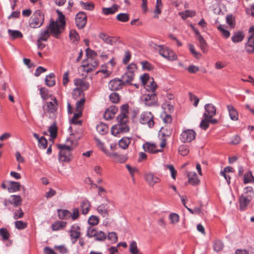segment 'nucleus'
I'll return each mask as SVG.
<instances>
[{"instance_id":"nucleus-1","label":"nucleus","mask_w":254,"mask_h":254,"mask_svg":"<svg viewBox=\"0 0 254 254\" xmlns=\"http://www.w3.org/2000/svg\"><path fill=\"white\" fill-rule=\"evenodd\" d=\"M129 106L125 104L121 106V113L118 116L117 120L118 125H114L111 128V133L115 136H119L120 133H126L129 131V127L127 125L128 122L127 114L128 113Z\"/></svg>"},{"instance_id":"nucleus-2","label":"nucleus","mask_w":254,"mask_h":254,"mask_svg":"<svg viewBox=\"0 0 254 254\" xmlns=\"http://www.w3.org/2000/svg\"><path fill=\"white\" fill-rule=\"evenodd\" d=\"M70 142V145L63 144H57V146L60 150L59 152V159L63 162H70L72 158L71 151L73 150V147L71 146L73 141L68 138L66 139V142Z\"/></svg>"},{"instance_id":"nucleus-3","label":"nucleus","mask_w":254,"mask_h":254,"mask_svg":"<svg viewBox=\"0 0 254 254\" xmlns=\"http://www.w3.org/2000/svg\"><path fill=\"white\" fill-rule=\"evenodd\" d=\"M254 196V191L251 187H247L244 189V192L239 197L240 209L244 211L247 209L249 203Z\"/></svg>"},{"instance_id":"nucleus-4","label":"nucleus","mask_w":254,"mask_h":254,"mask_svg":"<svg viewBox=\"0 0 254 254\" xmlns=\"http://www.w3.org/2000/svg\"><path fill=\"white\" fill-rule=\"evenodd\" d=\"M153 48L155 50H158L159 54L164 58L170 61H175L177 60V56L174 52L167 48H164L163 46L158 45L156 44L153 43Z\"/></svg>"},{"instance_id":"nucleus-5","label":"nucleus","mask_w":254,"mask_h":254,"mask_svg":"<svg viewBox=\"0 0 254 254\" xmlns=\"http://www.w3.org/2000/svg\"><path fill=\"white\" fill-rule=\"evenodd\" d=\"M44 20V13L41 10H37L34 12L33 17L30 21V26L33 28H39L43 24Z\"/></svg>"},{"instance_id":"nucleus-6","label":"nucleus","mask_w":254,"mask_h":254,"mask_svg":"<svg viewBox=\"0 0 254 254\" xmlns=\"http://www.w3.org/2000/svg\"><path fill=\"white\" fill-rule=\"evenodd\" d=\"M53 101L46 102L43 105L44 114H48L50 115H52L55 116L58 110V101L54 97L52 99Z\"/></svg>"},{"instance_id":"nucleus-7","label":"nucleus","mask_w":254,"mask_h":254,"mask_svg":"<svg viewBox=\"0 0 254 254\" xmlns=\"http://www.w3.org/2000/svg\"><path fill=\"white\" fill-rule=\"evenodd\" d=\"M65 27H62L61 23H58V20L53 21L49 25L50 32L53 36L59 39L61 33L64 31Z\"/></svg>"},{"instance_id":"nucleus-8","label":"nucleus","mask_w":254,"mask_h":254,"mask_svg":"<svg viewBox=\"0 0 254 254\" xmlns=\"http://www.w3.org/2000/svg\"><path fill=\"white\" fill-rule=\"evenodd\" d=\"M196 136V133L193 129H188L182 132L181 134L180 139L184 142H190Z\"/></svg>"},{"instance_id":"nucleus-9","label":"nucleus","mask_w":254,"mask_h":254,"mask_svg":"<svg viewBox=\"0 0 254 254\" xmlns=\"http://www.w3.org/2000/svg\"><path fill=\"white\" fill-rule=\"evenodd\" d=\"M76 26L79 29H83L87 23V16L83 11H80L76 14L75 18Z\"/></svg>"},{"instance_id":"nucleus-10","label":"nucleus","mask_w":254,"mask_h":254,"mask_svg":"<svg viewBox=\"0 0 254 254\" xmlns=\"http://www.w3.org/2000/svg\"><path fill=\"white\" fill-rule=\"evenodd\" d=\"M153 115L151 112H144L140 116V122L142 124H147L149 127L154 126Z\"/></svg>"},{"instance_id":"nucleus-11","label":"nucleus","mask_w":254,"mask_h":254,"mask_svg":"<svg viewBox=\"0 0 254 254\" xmlns=\"http://www.w3.org/2000/svg\"><path fill=\"white\" fill-rule=\"evenodd\" d=\"M143 100L144 101L145 104L147 106L158 105V99L155 93H152L151 94H144L143 96Z\"/></svg>"},{"instance_id":"nucleus-12","label":"nucleus","mask_w":254,"mask_h":254,"mask_svg":"<svg viewBox=\"0 0 254 254\" xmlns=\"http://www.w3.org/2000/svg\"><path fill=\"white\" fill-rule=\"evenodd\" d=\"M123 86H125L124 82L123 80L119 78L111 80L109 83V88L112 91L120 90Z\"/></svg>"},{"instance_id":"nucleus-13","label":"nucleus","mask_w":254,"mask_h":254,"mask_svg":"<svg viewBox=\"0 0 254 254\" xmlns=\"http://www.w3.org/2000/svg\"><path fill=\"white\" fill-rule=\"evenodd\" d=\"M245 49L249 54L254 53V38L253 36H249L247 42L245 45Z\"/></svg>"},{"instance_id":"nucleus-14","label":"nucleus","mask_w":254,"mask_h":254,"mask_svg":"<svg viewBox=\"0 0 254 254\" xmlns=\"http://www.w3.org/2000/svg\"><path fill=\"white\" fill-rule=\"evenodd\" d=\"M80 228L77 224H74L71 226V229L69 231L70 238L78 239L79 238L81 233L80 232Z\"/></svg>"},{"instance_id":"nucleus-15","label":"nucleus","mask_w":254,"mask_h":254,"mask_svg":"<svg viewBox=\"0 0 254 254\" xmlns=\"http://www.w3.org/2000/svg\"><path fill=\"white\" fill-rule=\"evenodd\" d=\"M134 77V73L131 72H126L122 76L121 80H123L125 83V86L127 84L133 85L131 82L133 80Z\"/></svg>"},{"instance_id":"nucleus-16","label":"nucleus","mask_w":254,"mask_h":254,"mask_svg":"<svg viewBox=\"0 0 254 254\" xmlns=\"http://www.w3.org/2000/svg\"><path fill=\"white\" fill-rule=\"evenodd\" d=\"M143 148L145 151L151 153H155L160 151H162L161 150L156 149L157 146L155 144L150 143L149 142H146L143 144Z\"/></svg>"},{"instance_id":"nucleus-17","label":"nucleus","mask_w":254,"mask_h":254,"mask_svg":"<svg viewBox=\"0 0 254 254\" xmlns=\"http://www.w3.org/2000/svg\"><path fill=\"white\" fill-rule=\"evenodd\" d=\"M145 180L151 186H154L155 184L159 182L160 179L154 176L152 173H147L145 176Z\"/></svg>"},{"instance_id":"nucleus-18","label":"nucleus","mask_w":254,"mask_h":254,"mask_svg":"<svg viewBox=\"0 0 254 254\" xmlns=\"http://www.w3.org/2000/svg\"><path fill=\"white\" fill-rule=\"evenodd\" d=\"M189 178V183L193 185L196 186L199 184L200 181L198 179L197 175L196 173H189L187 175Z\"/></svg>"},{"instance_id":"nucleus-19","label":"nucleus","mask_w":254,"mask_h":254,"mask_svg":"<svg viewBox=\"0 0 254 254\" xmlns=\"http://www.w3.org/2000/svg\"><path fill=\"white\" fill-rule=\"evenodd\" d=\"M205 112L203 114H206V116H210L213 117L216 114V107L212 104H207L204 106Z\"/></svg>"},{"instance_id":"nucleus-20","label":"nucleus","mask_w":254,"mask_h":254,"mask_svg":"<svg viewBox=\"0 0 254 254\" xmlns=\"http://www.w3.org/2000/svg\"><path fill=\"white\" fill-rule=\"evenodd\" d=\"M227 108L231 119L233 121H237L238 120V113L234 106L232 105H228Z\"/></svg>"},{"instance_id":"nucleus-21","label":"nucleus","mask_w":254,"mask_h":254,"mask_svg":"<svg viewBox=\"0 0 254 254\" xmlns=\"http://www.w3.org/2000/svg\"><path fill=\"white\" fill-rule=\"evenodd\" d=\"M12 198L8 200L9 203L11 204L14 207H17L21 205L22 199L19 195H12Z\"/></svg>"},{"instance_id":"nucleus-22","label":"nucleus","mask_w":254,"mask_h":254,"mask_svg":"<svg viewBox=\"0 0 254 254\" xmlns=\"http://www.w3.org/2000/svg\"><path fill=\"white\" fill-rule=\"evenodd\" d=\"M132 139L131 137H123L119 141V146L123 149L128 148L129 144L130 143Z\"/></svg>"},{"instance_id":"nucleus-23","label":"nucleus","mask_w":254,"mask_h":254,"mask_svg":"<svg viewBox=\"0 0 254 254\" xmlns=\"http://www.w3.org/2000/svg\"><path fill=\"white\" fill-rule=\"evenodd\" d=\"M99 37L107 44L114 45L116 44V41L114 40V38L107 36L105 33H100Z\"/></svg>"},{"instance_id":"nucleus-24","label":"nucleus","mask_w":254,"mask_h":254,"mask_svg":"<svg viewBox=\"0 0 254 254\" xmlns=\"http://www.w3.org/2000/svg\"><path fill=\"white\" fill-rule=\"evenodd\" d=\"M119 6L116 4H114L110 7H103L102 13L105 15H110L114 14L118 11Z\"/></svg>"},{"instance_id":"nucleus-25","label":"nucleus","mask_w":254,"mask_h":254,"mask_svg":"<svg viewBox=\"0 0 254 254\" xmlns=\"http://www.w3.org/2000/svg\"><path fill=\"white\" fill-rule=\"evenodd\" d=\"M96 130L101 135H104L108 132L109 127L106 124L100 122L96 126Z\"/></svg>"},{"instance_id":"nucleus-26","label":"nucleus","mask_w":254,"mask_h":254,"mask_svg":"<svg viewBox=\"0 0 254 254\" xmlns=\"http://www.w3.org/2000/svg\"><path fill=\"white\" fill-rule=\"evenodd\" d=\"M244 37L245 35L243 32L239 31L234 33L231 37V39L233 43H236L242 42L244 40Z\"/></svg>"},{"instance_id":"nucleus-27","label":"nucleus","mask_w":254,"mask_h":254,"mask_svg":"<svg viewBox=\"0 0 254 254\" xmlns=\"http://www.w3.org/2000/svg\"><path fill=\"white\" fill-rule=\"evenodd\" d=\"M97 210L103 217L109 216V206L107 204H102L99 205L97 207Z\"/></svg>"},{"instance_id":"nucleus-28","label":"nucleus","mask_w":254,"mask_h":254,"mask_svg":"<svg viewBox=\"0 0 254 254\" xmlns=\"http://www.w3.org/2000/svg\"><path fill=\"white\" fill-rule=\"evenodd\" d=\"M82 213L84 215L87 214L90 208L91 204L90 202L87 200H83L80 204Z\"/></svg>"},{"instance_id":"nucleus-29","label":"nucleus","mask_w":254,"mask_h":254,"mask_svg":"<svg viewBox=\"0 0 254 254\" xmlns=\"http://www.w3.org/2000/svg\"><path fill=\"white\" fill-rule=\"evenodd\" d=\"M21 185L19 182L11 181L9 182V187L7 190L9 192H14L18 191Z\"/></svg>"},{"instance_id":"nucleus-30","label":"nucleus","mask_w":254,"mask_h":254,"mask_svg":"<svg viewBox=\"0 0 254 254\" xmlns=\"http://www.w3.org/2000/svg\"><path fill=\"white\" fill-rule=\"evenodd\" d=\"M58 217L60 219H67L71 216V213L68 210L58 209Z\"/></svg>"},{"instance_id":"nucleus-31","label":"nucleus","mask_w":254,"mask_h":254,"mask_svg":"<svg viewBox=\"0 0 254 254\" xmlns=\"http://www.w3.org/2000/svg\"><path fill=\"white\" fill-rule=\"evenodd\" d=\"M48 131L50 133V136L52 138H56L57 136V132H58V127L57 126V123L56 122H54L53 124L49 127L48 128Z\"/></svg>"},{"instance_id":"nucleus-32","label":"nucleus","mask_w":254,"mask_h":254,"mask_svg":"<svg viewBox=\"0 0 254 254\" xmlns=\"http://www.w3.org/2000/svg\"><path fill=\"white\" fill-rule=\"evenodd\" d=\"M45 83L49 86L52 87L55 84V74L54 73H50L45 78Z\"/></svg>"},{"instance_id":"nucleus-33","label":"nucleus","mask_w":254,"mask_h":254,"mask_svg":"<svg viewBox=\"0 0 254 254\" xmlns=\"http://www.w3.org/2000/svg\"><path fill=\"white\" fill-rule=\"evenodd\" d=\"M79 84L81 88V90L76 88L74 89V90L77 91L78 95H80L83 93V90H86L89 88V84L86 81L80 79Z\"/></svg>"},{"instance_id":"nucleus-34","label":"nucleus","mask_w":254,"mask_h":254,"mask_svg":"<svg viewBox=\"0 0 254 254\" xmlns=\"http://www.w3.org/2000/svg\"><path fill=\"white\" fill-rule=\"evenodd\" d=\"M77 113H74L73 117L71 120V123L73 125H81V121H77V119L81 117L82 111L80 110L79 111H76Z\"/></svg>"},{"instance_id":"nucleus-35","label":"nucleus","mask_w":254,"mask_h":254,"mask_svg":"<svg viewBox=\"0 0 254 254\" xmlns=\"http://www.w3.org/2000/svg\"><path fill=\"white\" fill-rule=\"evenodd\" d=\"M66 222L62 221H58L52 224V229L53 231H58L61 229H63L66 225Z\"/></svg>"},{"instance_id":"nucleus-36","label":"nucleus","mask_w":254,"mask_h":254,"mask_svg":"<svg viewBox=\"0 0 254 254\" xmlns=\"http://www.w3.org/2000/svg\"><path fill=\"white\" fill-rule=\"evenodd\" d=\"M224 247L223 242L219 240H215L213 242V250L216 252L221 251Z\"/></svg>"},{"instance_id":"nucleus-37","label":"nucleus","mask_w":254,"mask_h":254,"mask_svg":"<svg viewBox=\"0 0 254 254\" xmlns=\"http://www.w3.org/2000/svg\"><path fill=\"white\" fill-rule=\"evenodd\" d=\"M197 40L199 42L200 48L202 51L204 53L207 52V44L203 37L202 36H199V37L197 38Z\"/></svg>"},{"instance_id":"nucleus-38","label":"nucleus","mask_w":254,"mask_h":254,"mask_svg":"<svg viewBox=\"0 0 254 254\" xmlns=\"http://www.w3.org/2000/svg\"><path fill=\"white\" fill-rule=\"evenodd\" d=\"M8 33L9 36L13 39L17 38H20L23 37V35L21 32L18 30H12L9 29Z\"/></svg>"},{"instance_id":"nucleus-39","label":"nucleus","mask_w":254,"mask_h":254,"mask_svg":"<svg viewBox=\"0 0 254 254\" xmlns=\"http://www.w3.org/2000/svg\"><path fill=\"white\" fill-rule=\"evenodd\" d=\"M116 19L119 21L126 22L129 20V15L126 13H120L117 15Z\"/></svg>"},{"instance_id":"nucleus-40","label":"nucleus","mask_w":254,"mask_h":254,"mask_svg":"<svg viewBox=\"0 0 254 254\" xmlns=\"http://www.w3.org/2000/svg\"><path fill=\"white\" fill-rule=\"evenodd\" d=\"M204 119H202L200 122L199 127L203 130H206L209 127L208 119L209 118L206 114H203Z\"/></svg>"},{"instance_id":"nucleus-41","label":"nucleus","mask_w":254,"mask_h":254,"mask_svg":"<svg viewBox=\"0 0 254 254\" xmlns=\"http://www.w3.org/2000/svg\"><path fill=\"white\" fill-rule=\"evenodd\" d=\"M178 151L181 155L185 156L189 153L190 150L187 145L182 144L179 146Z\"/></svg>"},{"instance_id":"nucleus-42","label":"nucleus","mask_w":254,"mask_h":254,"mask_svg":"<svg viewBox=\"0 0 254 254\" xmlns=\"http://www.w3.org/2000/svg\"><path fill=\"white\" fill-rule=\"evenodd\" d=\"M140 64L142 65V70L151 71L154 69V66L146 61L141 62Z\"/></svg>"},{"instance_id":"nucleus-43","label":"nucleus","mask_w":254,"mask_h":254,"mask_svg":"<svg viewBox=\"0 0 254 254\" xmlns=\"http://www.w3.org/2000/svg\"><path fill=\"white\" fill-rule=\"evenodd\" d=\"M129 251L131 254H138L139 250L135 241H132L130 243Z\"/></svg>"},{"instance_id":"nucleus-44","label":"nucleus","mask_w":254,"mask_h":254,"mask_svg":"<svg viewBox=\"0 0 254 254\" xmlns=\"http://www.w3.org/2000/svg\"><path fill=\"white\" fill-rule=\"evenodd\" d=\"M56 12L58 15V22L61 23V26H62V27H65L66 23L65 20V16L63 14L62 12L59 9H57Z\"/></svg>"},{"instance_id":"nucleus-45","label":"nucleus","mask_w":254,"mask_h":254,"mask_svg":"<svg viewBox=\"0 0 254 254\" xmlns=\"http://www.w3.org/2000/svg\"><path fill=\"white\" fill-rule=\"evenodd\" d=\"M56 12L58 15V22L61 23V26H62V27H65L66 23L65 20V16L63 14L62 12L59 9H57Z\"/></svg>"},{"instance_id":"nucleus-46","label":"nucleus","mask_w":254,"mask_h":254,"mask_svg":"<svg viewBox=\"0 0 254 254\" xmlns=\"http://www.w3.org/2000/svg\"><path fill=\"white\" fill-rule=\"evenodd\" d=\"M56 12L58 15V22L61 23V26H62V27H65L66 23L65 20V16L63 14L62 12L59 9H57Z\"/></svg>"},{"instance_id":"nucleus-47","label":"nucleus","mask_w":254,"mask_h":254,"mask_svg":"<svg viewBox=\"0 0 254 254\" xmlns=\"http://www.w3.org/2000/svg\"><path fill=\"white\" fill-rule=\"evenodd\" d=\"M109 156L116 158L117 161L119 163H123L126 161V158L124 155L118 154V153H111Z\"/></svg>"},{"instance_id":"nucleus-48","label":"nucleus","mask_w":254,"mask_h":254,"mask_svg":"<svg viewBox=\"0 0 254 254\" xmlns=\"http://www.w3.org/2000/svg\"><path fill=\"white\" fill-rule=\"evenodd\" d=\"M151 81H150L149 84H146V90L148 91H151L154 93L156 88L157 87V84L154 82L153 78H151Z\"/></svg>"},{"instance_id":"nucleus-49","label":"nucleus","mask_w":254,"mask_h":254,"mask_svg":"<svg viewBox=\"0 0 254 254\" xmlns=\"http://www.w3.org/2000/svg\"><path fill=\"white\" fill-rule=\"evenodd\" d=\"M39 90L40 94L43 100L46 101L49 98L50 96L49 95L48 89L45 87H41ZM50 96H51L50 95Z\"/></svg>"},{"instance_id":"nucleus-50","label":"nucleus","mask_w":254,"mask_h":254,"mask_svg":"<svg viewBox=\"0 0 254 254\" xmlns=\"http://www.w3.org/2000/svg\"><path fill=\"white\" fill-rule=\"evenodd\" d=\"M109 99L112 103L117 104L120 102V96L116 92H113L110 95Z\"/></svg>"},{"instance_id":"nucleus-51","label":"nucleus","mask_w":254,"mask_h":254,"mask_svg":"<svg viewBox=\"0 0 254 254\" xmlns=\"http://www.w3.org/2000/svg\"><path fill=\"white\" fill-rule=\"evenodd\" d=\"M226 22L231 28H234L236 25L235 17L232 14L228 15L226 17Z\"/></svg>"},{"instance_id":"nucleus-52","label":"nucleus","mask_w":254,"mask_h":254,"mask_svg":"<svg viewBox=\"0 0 254 254\" xmlns=\"http://www.w3.org/2000/svg\"><path fill=\"white\" fill-rule=\"evenodd\" d=\"M69 37L73 42H78L80 40V36L75 30H71L69 32Z\"/></svg>"},{"instance_id":"nucleus-53","label":"nucleus","mask_w":254,"mask_h":254,"mask_svg":"<svg viewBox=\"0 0 254 254\" xmlns=\"http://www.w3.org/2000/svg\"><path fill=\"white\" fill-rule=\"evenodd\" d=\"M15 227L18 230H22L25 229L27 226V223L20 220L15 221Z\"/></svg>"},{"instance_id":"nucleus-54","label":"nucleus","mask_w":254,"mask_h":254,"mask_svg":"<svg viewBox=\"0 0 254 254\" xmlns=\"http://www.w3.org/2000/svg\"><path fill=\"white\" fill-rule=\"evenodd\" d=\"M0 235L2 238L3 241H6L9 239L10 234L6 228H2L0 229Z\"/></svg>"},{"instance_id":"nucleus-55","label":"nucleus","mask_w":254,"mask_h":254,"mask_svg":"<svg viewBox=\"0 0 254 254\" xmlns=\"http://www.w3.org/2000/svg\"><path fill=\"white\" fill-rule=\"evenodd\" d=\"M95 240L97 241H104L106 238V235L102 231H98L96 234Z\"/></svg>"},{"instance_id":"nucleus-56","label":"nucleus","mask_w":254,"mask_h":254,"mask_svg":"<svg viewBox=\"0 0 254 254\" xmlns=\"http://www.w3.org/2000/svg\"><path fill=\"white\" fill-rule=\"evenodd\" d=\"M99 218L95 215H91L88 219V223L90 225L95 226L99 223Z\"/></svg>"},{"instance_id":"nucleus-57","label":"nucleus","mask_w":254,"mask_h":254,"mask_svg":"<svg viewBox=\"0 0 254 254\" xmlns=\"http://www.w3.org/2000/svg\"><path fill=\"white\" fill-rule=\"evenodd\" d=\"M254 178L251 172H248L244 175V184H248L254 181Z\"/></svg>"},{"instance_id":"nucleus-58","label":"nucleus","mask_w":254,"mask_h":254,"mask_svg":"<svg viewBox=\"0 0 254 254\" xmlns=\"http://www.w3.org/2000/svg\"><path fill=\"white\" fill-rule=\"evenodd\" d=\"M97 232L98 231L95 229L91 227H89L87 230L86 236L88 238L94 237L96 236V234Z\"/></svg>"},{"instance_id":"nucleus-59","label":"nucleus","mask_w":254,"mask_h":254,"mask_svg":"<svg viewBox=\"0 0 254 254\" xmlns=\"http://www.w3.org/2000/svg\"><path fill=\"white\" fill-rule=\"evenodd\" d=\"M38 141V146L39 147H42L45 149L47 147V140L44 136H41Z\"/></svg>"},{"instance_id":"nucleus-60","label":"nucleus","mask_w":254,"mask_h":254,"mask_svg":"<svg viewBox=\"0 0 254 254\" xmlns=\"http://www.w3.org/2000/svg\"><path fill=\"white\" fill-rule=\"evenodd\" d=\"M126 168H127V170L129 172L133 181L134 182L135 180H134V174L135 173L138 172L137 169L135 167H132L129 164L126 165Z\"/></svg>"},{"instance_id":"nucleus-61","label":"nucleus","mask_w":254,"mask_h":254,"mask_svg":"<svg viewBox=\"0 0 254 254\" xmlns=\"http://www.w3.org/2000/svg\"><path fill=\"white\" fill-rule=\"evenodd\" d=\"M217 28L221 32L222 36L224 38H228V37H230V32L228 30L224 29L221 25H220L219 26H218Z\"/></svg>"},{"instance_id":"nucleus-62","label":"nucleus","mask_w":254,"mask_h":254,"mask_svg":"<svg viewBox=\"0 0 254 254\" xmlns=\"http://www.w3.org/2000/svg\"><path fill=\"white\" fill-rule=\"evenodd\" d=\"M141 82L143 85H145L151 79L148 73H145L140 76Z\"/></svg>"},{"instance_id":"nucleus-63","label":"nucleus","mask_w":254,"mask_h":254,"mask_svg":"<svg viewBox=\"0 0 254 254\" xmlns=\"http://www.w3.org/2000/svg\"><path fill=\"white\" fill-rule=\"evenodd\" d=\"M172 130L169 129H165L164 127H162L160 130V132L162 137H168L171 135Z\"/></svg>"},{"instance_id":"nucleus-64","label":"nucleus","mask_w":254,"mask_h":254,"mask_svg":"<svg viewBox=\"0 0 254 254\" xmlns=\"http://www.w3.org/2000/svg\"><path fill=\"white\" fill-rule=\"evenodd\" d=\"M169 219L173 224L177 223L179 220V216L175 213H171L169 215Z\"/></svg>"}]
</instances>
